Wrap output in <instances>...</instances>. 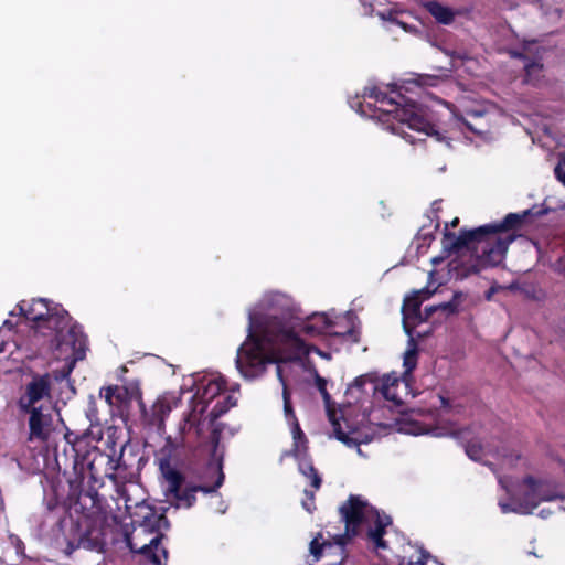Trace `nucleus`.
<instances>
[{"label": "nucleus", "mask_w": 565, "mask_h": 565, "mask_svg": "<svg viewBox=\"0 0 565 565\" xmlns=\"http://www.w3.org/2000/svg\"><path fill=\"white\" fill-rule=\"evenodd\" d=\"M20 411L29 414V440L47 441L53 429L51 406L42 403L39 407Z\"/></svg>", "instance_id": "9d476101"}, {"label": "nucleus", "mask_w": 565, "mask_h": 565, "mask_svg": "<svg viewBox=\"0 0 565 565\" xmlns=\"http://www.w3.org/2000/svg\"><path fill=\"white\" fill-rule=\"evenodd\" d=\"M458 224H459V218H458V217H455V218L449 223V225H450L451 227H457V226H458Z\"/></svg>", "instance_id": "79ce46f5"}, {"label": "nucleus", "mask_w": 565, "mask_h": 565, "mask_svg": "<svg viewBox=\"0 0 565 565\" xmlns=\"http://www.w3.org/2000/svg\"><path fill=\"white\" fill-rule=\"evenodd\" d=\"M333 430L337 439L342 441L348 447H359L360 440L354 436L355 431H343L341 425L338 422H333Z\"/></svg>", "instance_id": "393cba45"}, {"label": "nucleus", "mask_w": 565, "mask_h": 565, "mask_svg": "<svg viewBox=\"0 0 565 565\" xmlns=\"http://www.w3.org/2000/svg\"><path fill=\"white\" fill-rule=\"evenodd\" d=\"M515 57L522 58L524 63V71L526 79H529L533 74L540 73L543 70V64L539 61L529 60L523 53L513 52L512 54Z\"/></svg>", "instance_id": "cd10ccee"}, {"label": "nucleus", "mask_w": 565, "mask_h": 565, "mask_svg": "<svg viewBox=\"0 0 565 565\" xmlns=\"http://www.w3.org/2000/svg\"><path fill=\"white\" fill-rule=\"evenodd\" d=\"M333 326L334 322L326 313H313L301 326L300 331L310 337L322 334L338 335V332L332 331Z\"/></svg>", "instance_id": "2eb2a0df"}, {"label": "nucleus", "mask_w": 565, "mask_h": 565, "mask_svg": "<svg viewBox=\"0 0 565 565\" xmlns=\"http://www.w3.org/2000/svg\"><path fill=\"white\" fill-rule=\"evenodd\" d=\"M321 540L322 534L318 533L317 536L311 540L309 545L310 554L315 557V561H319L320 557L322 556L323 546L326 545V543H321Z\"/></svg>", "instance_id": "c756f323"}, {"label": "nucleus", "mask_w": 565, "mask_h": 565, "mask_svg": "<svg viewBox=\"0 0 565 565\" xmlns=\"http://www.w3.org/2000/svg\"><path fill=\"white\" fill-rule=\"evenodd\" d=\"M276 344L291 349L297 355L309 353L300 335L294 329L285 327L280 319L250 312L248 335L238 348L235 360L239 373L249 380L262 375L266 365L275 361L269 350Z\"/></svg>", "instance_id": "f03ea898"}, {"label": "nucleus", "mask_w": 565, "mask_h": 565, "mask_svg": "<svg viewBox=\"0 0 565 565\" xmlns=\"http://www.w3.org/2000/svg\"><path fill=\"white\" fill-rule=\"evenodd\" d=\"M316 384H317V387H318L319 392L321 393V395H322L323 399H324L326 402H329V399H330V394H329V393H328V391H327V381H326L323 377H321V376L317 375V377H316Z\"/></svg>", "instance_id": "e433bc0d"}, {"label": "nucleus", "mask_w": 565, "mask_h": 565, "mask_svg": "<svg viewBox=\"0 0 565 565\" xmlns=\"http://www.w3.org/2000/svg\"><path fill=\"white\" fill-rule=\"evenodd\" d=\"M438 399L440 401V408L443 409H450L451 407V404H450V401L449 398L443 396V395H438Z\"/></svg>", "instance_id": "58836bf2"}, {"label": "nucleus", "mask_w": 565, "mask_h": 565, "mask_svg": "<svg viewBox=\"0 0 565 565\" xmlns=\"http://www.w3.org/2000/svg\"><path fill=\"white\" fill-rule=\"evenodd\" d=\"M363 97L374 99L381 104V107L375 108V111H379L380 120L388 122L392 118L399 124L407 125L412 130L435 137L437 141H445L448 146L450 145L448 138L429 119L427 109L401 93H397L396 98L390 97L379 87L371 86L364 87Z\"/></svg>", "instance_id": "20e7f679"}, {"label": "nucleus", "mask_w": 565, "mask_h": 565, "mask_svg": "<svg viewBox=\"0 0 565 565\" xmlns=\"http://www.w3.org/2000/svg\"><path fill=\"white\" fill-rule=\"evenodd\" d=\"M121 467H125V468L127 467V463H126V461L124 459V454L122 452H121L117 463L113 467V469H119Z\"/></svg>", "instance_id": "ea45409f"}, {"label": "nucleus", "mask_w": 565, "mask_h": 565, "mask_svg": "<svg viewBox=\"0 0 565 565\" xmlns=\"http://www.w3.org/2000/svg\"><path fill=\"white\" fill-rule=\"evenodd\" d=\"M397 386L398 381L396 379L391 380L390 377H387L386 380L383 381L380 391L385 399L399 404L402 403V401L395 393Z\"/></svg>", "instance_id": "a878e982"}, {"label": "nucleus", "mask_w": 565, "mask_h": 565, "mask_svg": "<svg viewBox=\"0 0 565 565\" xmlns=\"http://www.w3.org/2000/svg\"><path fill=\"white\" fill-rule=\"evenodd\" d=\"M513 494L520 504V514L533 513L541 503L536 489V478L532 476L523 478L519 491Z\"/></svg>", "instance_id": "ddd939ff"}, {"label": "nucleus", "mask_w": 565, "mask_h": 565, "mask_svg": "<svg viewBox=\"0 0 565 565\" xmlns=\"http://www.w3.org/2000/svg\"><path fill=\"white\" fill-rule=\"evenodd\" d=\"M366 383H374V379L369 374L360 375L349 385L347 392H353L354 390L362 392Z\"/></svg>", "instance_id": "2f4dec72"}, {"label": "nucleus", "mask_w": 565, "mask_h": 565, "mask_svg": "<svg viewBox=\"0 0 565 565\" xmlns=\"http://www.w3.org/2000/svg\"><path fill=\"white\" fill-rule=\"evenodd\" d=\"M536 489L541 502H548L563 498L558 491L557 484L554 482L536 479Z\"/></svg>", "instance_id": "4be33fe9"}, {"label": "nucleus", "mask_w": 565, "mask_h": 565, "mask_svg": "<svg viewBox=\"0 0 565 565\" xmlns=\"http://www.w3.org/2000/svg\"><path fill=\"white\" fill-rule=\"evenodd\" d=\"M138 407L143 429L161 437L166 433V418L171 413L170 403L166 398H158L149 409L145 403L143 406Z\"/></svg>", "instance_id": "9b49d317"}, {"label": "nucleus", "mask_w": 565, "mask_h": 565, "mask_svg": "<svg viewBox=\"0 0 565 565\" xmlns=\"http://www.w3.org/2000/svg\"><path fill=\"white\" fill-rule=\"evenodd\" d=\"M52 376L50 373L33 374L31 381L25 385L24 393L19 398L20 409L39 407L40 404L51 406L52 402Z\"/></svg>", "instance_id": "1a4fd4ad"}, {"label": "nucleus", "mask_w": 565, "mask_h": 565, "mask_svg": "<svg viewBox=\"0 0 565 565\" xmlns=\"http://www.w3.org/2000/svg\"><path fill=\"white\" fill-rule=\"evenodd\" d=\"M298 461V470L306 478L310 479V486L315 490H319L322 484V478L318 472L317 468L313 466L311 458L307 452L299 455V457H295Z\"/></svg>", "instance_id": "dca6fc26"}, {"label": "nucleus", "mask_w": 565, "mask_h": 565, "mask_svg": "<svg viewBox=\"0 0 565 565\" xmlns=\"http://www.w3.org/2000/svg\"><path fill=\"white\" fill-rule=\"evenodd\" d=\"M424 8L441 24L448 25L455 19L454 11L438 1H427L424 3Z\"/></svg>", "instance_id": "6ab92c4d"}, {"label": "nucleus", "mask_w": 565, "mask_h": 565, "mask_svg": "<svg viewBox=\"0 0 565 565\" xmlns=\"http://www.w3.org/2000/svg\"><path fill=\"white\" fill-rule=\"evenodd\" d=\"M236 403V398L232 395H223L218 398L209 414L211 423L216 422L217 418L234 407Z\"/></svg>", "instance_id": "5701e85b"}, {"label": "nucleus", "mask_w": 565, "mask_h": 565, "mask_svg": "<svg viewBox=\"0 0 565 565\" xmlns=\"http://www.w3.org/2000/svg\"><path fill=\"white\" fill-rule=\"evenodd\" d=\"M145 513L142 514V519L140 521V527L145 532L156 533L161 529L162 523H168V520L164 514H158L154 509L150 507H145Z\"/></svg>", "instance_id": "a211bd4d"}, {"label": "nucleus", "mask_w": 565, "mask_h": 565, "mask_svg": "<svg viewBox=\"0 0 565 565\" xmlns=\"http://www.w3.org/2000/svg\"><path fill=\"white\" fill-rule=\"evenodd\" d=\"M225 390L226 382L222 377L211 380L203 386L200 393V398L203 403L209 404L216 397H220Z\"/></svg>", "instance_id": "412c9836"}, {"label": "nucleus", "mask_w": 565, "mask_h": 565, "mask_svg": "<svg viewBox=\"0 0 565 565\" xmlns=\"http://www.w3.org/2000/svg\"><path fill=\"white\" fill-rule=\"evenodd\" d=\"M418 553L419 556L416 561H409L405 563V559L403 558L399 565H426L427 561L433 558L430 554L423 548H420Z\"/></svg>", "instance_id": "c9c22d12"}, {"label": "nucleus", "mask_w": 565, "mask_h": 565, "mask_svg": "<svg viewBox=\"0 0 565 565\" xmlns=\"http://www.w3.org/2000/svg\"><path fill=\"white\" fill-rule=\"evenodd\" d=\"M462 292L456 291L449 301L425 308V318L431 319L434 313L440 312L445 318L459 311Z\"/></svg>", "instance_id": "f3484780"}, {"label": "nucleus", "mask_w": 565, "mask_h": 565, "mask_svg": "<svg viewBox=\"0 0 565 565\" xmlns=\"http://www.w3.org/2000/svg\"><path fill=\"white\" fill-rule=\"evenodd\" d=\"M100 396L105 398L109 406L115 407L122 418L130 415L132 402H136L138 406H143L142 391L137 381L102 387Z\"/></svg>", "instance_id": "6e6552de"}, {"label": "nucleus", "mask_w": 565, "mask_h": 565, "mask_svg": "<svg viewBox=\"0 0 565 565\" xmlns=\"http://www.w3.org/2000/svg\"><path fill=\"white\" fill-rule=\"evenodd\" d=\"M417 355L418 351L416 344L413 348L408 349L404 354V366L406 372H412L417 365Z\"/></svg>", "instance_id": "c85d7f7f"}, {"label": "nucleus", "mask_w": 565, "mask_h": 565, "mask_svg": "<svg viewBox=\"0 0 565 565\" xmlns=\"http://www.w3.org/2000/svg\"><path fill=\"white\" fill-rule=\"evenodd\" d=\"M424 239L431 241L434 239V235L431 233H423Z\"/></svg>", "instance_id": "a19ab883"}, {"label": "nucleus", "mask_w": 565, "mask_h": 565, "mask_svg": "<svg viewBox=\"0 0 565 565\" xmlns=\"http://www.w3.org/2000/svg\"><path fill=\"white\" fill-rule=\"evenodd\" d=\"M292 426V438H294V457H299V455L307 452L308 450V439L302 431L298 419H295L294 423H291Z\"/></svg>", "instance_id": "b1692460"}, {"label": "nucleus", "mask_w": 565, "mask_h": 565, "mask_svg": "<svg viewBox=\"0 0 565 565\" xmlns=\"http://www.w3.org/2000/svg\"><path fill=\"white\" fill-rule=\"evenodd\" d=\"M422 302V291H414L403 301V326L407 334L412 333V329L415 326L429 320V318H425V311L422 312L420 310Z\"/></svg>", "instance_id": "f8f14e48"}, {"label": "nucleus", "mask_w": 565, "mask_h": 565, "mask_svg": "<svg viewBox=\"0 0 565 565\" xmlns=\"http://www.w3.org/2000/svg\"><path fill=\"white\" fill-rule=\"evenodd\" d=\"M71 371H72V367L68 366L67 371L63 375H67L68 373H71Z\"/></svg>", "instance_id": "37998d69"}, {"label": "nucleus", "mask_w": 565, "mask_h": 565, "mask_svg": "<svg viewBox=\"0 0 565 565\" xmlns=\"http://www.w3.org/2000/svg\"><path fill=\"white\" fill-rule=\"evenodd\" d=\"M339 512L345 524L344 534L337 537L339 545L343 546L349 540L356 536L362 523L370 519L374 522V526L369 529L366 536L373 544L376 554L382 558H386L384 552L388 550V546L383 536L386 533V527L392 524L391 516L380 514L366 500L356 494H350L347 501L339 508Z\"/></svg>", "instance_id": "423d86ee"}, {"label": "nucleus", "mask_w": 565, "mask_h": 565, "mask_svg": "<svg viewBox=\"0 0 565 565\" xmlns=\"http://www.w3.org/2000/svg\"><path fill=\"white\" fill-rule=\"evenodd\" d=\"M317 490H315V489H312V490L305 489V491H303L306 499L302 500V507L309 513H312L313 510L316 509V503H315V500H316L315 492Z\"/></svg>", "instance_id": "473e14b6"}, {"label": "nucleus", "mask_w": 565, "mask_h": 565, "mask_svg": "<svg viewBox=\"0 0 565 565\" xmlns=\"http://www.w3.org/2000/svg\"><path fill=\"white\" fill-rule=\"evenodd\" d=\"M161 541V535H157L150 540L148 544L138 545L134 542V537L130 534H126V544L129 550L134 553H139L145 556H149L153 562L159 563L158 556L153 553V547H158Z\"/></svg>", "instance_id": "aec40b11"}, {"label": "nucleus", "mask_w": 565, "mask_h": 565, "mask_svg": "<svg viewBox=\"0 0 565 565\" xmlns=\"http://www.w3.org/2000/svg\"><path fill=\"white\" fill-rule=\"evenodd\" d=\"M64 438L74 457V477L68 479V500L71 510L77 514L73 524L74 540L67 542L64 552L71 556L83 548L102 554L106 548V510L105 499L98 493L104 482L97 463H110L111 459L96 446L86 448L85 435L67 430Z\"/></svg>", "instance_id": "f257e3e1"}, {"label": "nucleus", "mask_w": 565, "mask_h": 565, "mask_svg": "<svg viewBox=\"0 0 565 565\" xmlns=\"http://www.w3.org/2000/svg\"><path fill=\"white\" fill-rule=\"evenodd\" d=\"M282 397H284V412H285L286 418L290 423H294L295 419H297V417L295 415V412H294V408L291 405L290 394H289V391L286 385L284 386Z\"/></svg>", "instance_id": "7c9ffc66"}, {"label": "nucleus", "mask_w": 565, "mask_h": 565, "mask_svg": "<svg viewBox=\"0 0 565 565\" xmlns=\"http://www.w3.org/2000/svg\"><path fill=\"white\" fill-rule=\"evenodd\" d=\"M554 173L556 179L565 185V169L561 163L555 167Z\"/></svg>", "instance_id": "4c0bfd02"}, {"label": "nucleus", "mask_w": 565, "mask_h": 565, "mask_svg": "<svg viewBox=\"0 0 565 565\" xmlns=\"http://www.w3.org/2000/svg\"><path fill=\"white\" fill-rule=\"evenodd\" d=\"M466 454L468 455L469 458L478 460L482 455V447L480 444L469 443L466 447Z\"/></svg>", "instance_id": "72a5a7b5"}, {"label": "nucleus", "mask_w": 565, "mask_h": 565, "mask_svg": "<svg viewBox=\"0 0 565 565\" xmlns=\"http://www.w3.org/2000/svg\"><path fill=\"white\" fill-rule=\"evenodd\" d=\"M3 351V343L0 344V352Z\"/></svg>", "instance_id": "c03bdc74"}, {"label": "nucleus", "mask_w": 565, "mask_h": 565, "mask_svg": "<svg viewBox=\"0 0 565 565\" xmlns=\"http://www.w3.org/2000/svg\"><path fill=\"white\" fill-rule=\"evenodd\" d=\"M532 216L531 210L521 213H509L494 224H487L473 230H460L456 235L447 230L446 224L443 245L449 252H460L465 248L478 255L482 267L499 265L509 245L516 238V233L525 227Z\"/></svg>", "instance_id": "7ed1b4c3"}, {"label": "nucleus", "mask_w": 565, "mask_h": 565, "mask_svg": "<svg viewBox=\"0 0 565 565\" xmlns=\"http://www.w3.org/2000/svg\"><path fill=\"white\" fill-rule=\"evenodd\" d=\"M213 424V428L210 433V444H211V451H212V457H217V451H218V446H220V441H221V436H222V431L224 429V425L222 423H212Z\"/></svg>", "instance_id": "bb28decb"}, {"label": "nucleus", "mask_w": 565, "mask_h": 565, "mask_svg": "<svg viewBox=\"0 0 565 565\" xmlns=\"http://www.w3.org/2000/svg\"><path fill=\"white\" fill-rule=\"evenodd\" d=\"M55 303L44 298L32 299L30 302L23 300L18 305L20 313L32 322L31 328L44 320Z\"/></svg>", "instance_id": "4468645a"}, {"label": "nucleus", "mask_w": 565, "mask_h": 565, "mask_svg": "<svg viewBox=\"0 0 565 565\" xmlns=\"http://www.w3.org/2000/svg\"><path fill=\"white\" fill-rule=\"evenodd\" d=\"M33 330L35 334L46 339L50 349L62 350L64 345L70 347L76 359H83L86 337L61 305H54L51 312Z\"/></svg>", "instance_id": "0eeeda50"}, {"label": "nucleus", "mask_w": 565, "mask_h": 565, "mask_svg": "<svg viewBox=\"0 0 565 565\" xmlns=\"http://www.w3.org/2000/svg\"><path fill=\"white\" fill-rule=\"evenodd\" d=\"M179 460V445L171 436L166 437L164 445L154 451V462L167 483L166 494L171 495L185 507H192L195 501L196 492L212 493L222 487L225 476L221 465L215 470L217 478L212 486L185 483L184 475L177 469Z\"/></svg>", "instance_id": "39448f33"}, {"label": "nucleus", "mask_w": 565, "mask_h": 565, "mask_svg": "<svg viewBox=\"0 0 565 565\" xmlns=\"http://www.w3.org/2000/svg\"><path fill=\"white\" fill-rule=\"evenodd\" d=\"M510 500H511V502H509V503H502V502L499 503L501 511L503 513L514 512V513L520 514V510H519L520 504L518 503L514 494L510 495Z\"/></svg>", "instance_id": "f704fd0d"}]
</instances>
